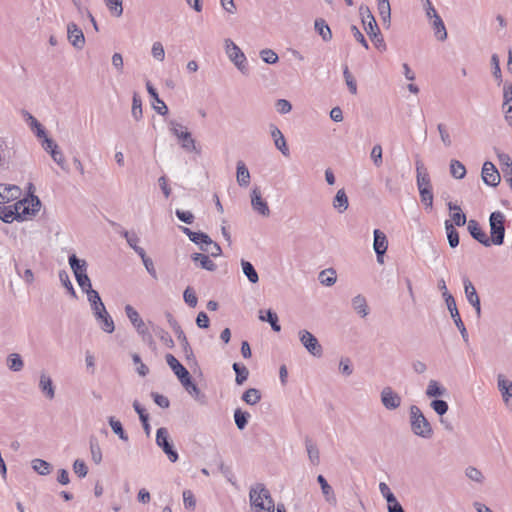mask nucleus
Masks as SVG:
<instances>
[{
  "label": "nucleus",
  "mask_w": 512,
  "mask_h": 512,
  "mask_svg": "<svg viewBox=\"0 0 512 512\" xmlns=\"http://www.w3.org/2000/svg\"><path fill=\"white\" fill-rule=\"evenodd\" d=\"M88 301L91 306V310L93 315L99 324L100 328L106 332L111 334L115 330V325L112 317L107 312L104 303L101 300L99 293H89Z\"/></svg>",
  "instance_id": "obj_1"
},
{
  "label": "nucleus",
  "mask_w": 512,
  "mask_h": 512,
  "mask_svg": "<svg viewBox=\"0 0 512 512\" xmlns=\"http://www.w3.org/2000/svg\"><path fill=\"white\" fill-rule=\"evenodd\" d=\"M249 500L255 512H274L275 505L270 492L262 483H257L250 488Z\"/></svg>",
  "instance_id": "obj_2"
},
{
  "label": "nucleus",
  "mask_w": 512,
  "mask_h": 512,
  "mask_svg": "<svg viewBox=\"0 0 512 512\" xmlns=\"http://www.w3.org/2000/svg\"><path fill=\"white\" fill-rule=\"evenodd\" d=\"M409 418L411 430L416 436L424 439H429L432 437V426L418 406H410Z\"/></svg>",
  "instance_id": "obj_3"
},
{
  "label": "nucleus",
  "mask_w": 512,
  "mask_h": 512,
  "mask_svg": "<svg viewBox=\"0 0 512 512\" xmlns=\"http://www.w3.org/2000/svg\"><path fill=\"white\" fill-rule=\"evenodd\" d=\"M416 183L421 201L426 207L432 208L433 192L429 173L421 161L416 162Z\"/></svg>",
  "instance_id": "obj_4"
},
{
  "label": "nucleus",
  "mask_w": 512,
  "mask_h": 512,
  "mask_svg": "<svg viewBox=\"0 0 512 512\" xmlns=\"http://www.w3.org/2000/svg\"><path fill=\"white\" fill-rule=\"evenodd\" d=\"M225 52L229 60L237 67V69L243 74L247 75L249 72L248 62L245 54L242 50L231 40L226 39Z\"/></svg>",
  "instance_id": "obj_5"
},
{
  "label": "nucleus",
  "mask_w": 512,
  "mask_h": 512,
  "mask_svg": "<svg viewBox=\"0 0 512 512\" xmlns=\"http://www.w3.org/2000/svg\"><path fill=\"white\" fill-rule=\"evenodd\" d=\"M505 217L504 214L500 211H495L490 214L489 224H490V233L491 237L489 238L491 244L494 245H502L505 237V227H504Z\"/></svg>",
  "instance_id": "obj_6"
},
{
  "label": "nucleus",
  "mask_w": 512,
  "mask_h": 512,
  "mask_svg": "<svg viewBox=\"0 0 512 512\" xmlns=\"http://www.w3.org/2000/svg\"><path fill=\"white\" fill-rule=\"evenodd\" d=\"M15 206L19 220L24 221L39 211L41 202L37 196L31 194L29 197L17 201Z\"/></svg>",
  "instance_id": "obj_7"
},
{
  "label": "nucleus",
  "mask_w": 512,
  "mask_h": 512,
  "mask_svg": "<svg viewBox=\"0 0 512 512\" xmlns=\"http://www.w3.org/2000/svg\"><path fill=\"white\" fill-rule=\"evenodd\" d=\"M299 340L309 354L316 358L323 355V348L318 339L308 330L302 329L298 332Z\"/></svg>",
  "instance_id": "obj_8"
},
{
  "label": "nucleus",
  "mask_w": 512,
  "mask_h": 512,
  "mask_svg": "<svg viewBox=\"0 0 512 512\" xmlns=\"http://www.w3.org/2000/svg\"><path fill=\"white\" fill-rule=\"evenodd\" d=\"M156 444L163 450L172 463H175L179 455L174 449L173 444L169 441L168 430L164 427L157 429Z\"/></svg>",
  "instance_id": "obj_9"
},
{
  "label": "nucleus",
  "mask_w": 512,
  "mask_h": 512,
  "mask_svg": "<svg viewBox=\"0 0 512 512\" xmlns=\"http://www.w3.org/2000/svg\"><path fill=\"white\" fill-rule=\"evenodd\" d=\"M359 13L362 19L364 30L368 36H375L376 33L380 32L378 24L368 6L361 5Z\"/></svg>",
  "instance_id": "obj_10"
},
{
  "label": "nucleus",
  "mask_w": 512,
  "mask_h": 512,
  "mask_svg": "<svg viewBox=\"0 0 512 512\" xmlns=\"http://www.w3.org/2000/svg\"><path fill=\"white\" fill-rule=\"evenodd\" d=\"M463 286H464V292L467 301L470 305H472L476 311V314L478 317L481 315V304H480V298L479 295L473 285V283L469 280L468 277H463Z\"/></svg>",
  "instance_id": "obj_11"
},
{
  "label": "nucleus",
  "mask_w": 512,
  "mask_h": 512,
  "mask_svg": "<svg viewBox=\"0 0 512 512\" xmlns=\"http://www.w3.org/2000/svg\"><path fill=\"white\" fill-rule=\"evenodd\" d=\"M502 112L505 121L512 127V83L505 82L503 85Z\"/></svg>",
  "instance_id": "obj_12"
},
{
  "label": "nucleus",
  "mask_w": 512,
  "mask_h": 512,
  "mask_svg": "<svg viewBox=\"0 0 512 512\" xmlns=\"http://www.w3.org/2000/svg\"><path fill=\"white\" fill-rule=\"evenodd\" d=\"M481 174L483 182L488 186L495 187L500 183V174L495 165L490 161L484 162Z\"/></svg>",
  "instance_id": "obj_13"
},
{
  "label": "nucleus",
  "mask_w": 512,
  "mask_h": 512,
  "mask_svg": "<svg viewBox=\"0 0 512 512\" xmlns=\"http://www.w3.org/2000/svg\"><path fill=\"white\" fill-rule=\"evenodd\" d=\"M251 206L252 209L263 217L270 215V209L267 202L262 198L261 191L255 187L251 191Z\"/></svg>",
  "instance_id": "obj_14"
},
{
  "label": "nucleus",
  "mask_w": 512,
  "mask_h": 512,
  "mask_svg": "<svg viewBox=\"0 0 512 512\" xmlns=\"http://www.w3.org/2000/svg\"><path fill=\"white\" fill-rule=\"evenodd\" d=\"M497 386L504 404L512 410V381L507 380L503 374H498Z\"/></svg>",
  "instance_id": "obj_15"
},
{
  "label": "nucleus",
  "mask_w": 512,
  "mask_h": 512,
  "mask_svg": "<svg viewBox=\"0 0 512 512\" xmlns=\"http://www.w3.org/2000/svg\"><path fill=\"white\" fill-rule=\"evenodd\" d=\"M67 38L74 48L81 50L84 47V34L82 30L73 22L67 25Z\"/></svg>",
  "instance_id": "obj_16"
},
{
  "label": "nucleus",
  "mask_w": 512,
  "mask_h": 512,
  "mask_svg": "<svg viewBox=\"0 0 512 512\" xmlns=\"http://www.w3.org/2000/svg\"><path fill=\"white\" fill-rule=\"evenodd\" d=\"M374 242L373 248L376 253L377 261L383 263V255L386 253L388 248V241L386 235L379 229H375L373 232Z\"/></svg>",
  "instance_id": "obj_17"
},
{
  "label": "nucleus",
  "mask_w": 512,
  "mask_h": 512,
  "mask_svg": "<svg viewBox=\"0 0 512 512\" xmlns=\"http://www.w3.org/2000/svg\"><path fill=\"white\" fill-rule=\"evenodd\" d=\"M381 402L388 410H395L401 405V397L391 387H385L381 391Z\"/></svg>",
  "instance_id": "obj_18"
},
{
  "label": "nucleus",
  "mask_w": 512,
  "mask_h": 512,
  "mask_svg": "<svg viewBox=\"0 0 512 512\" xmlns=\"http://www.w3.org/2000/svg\"><path fill=\"white\" fill-rule=\"evenodd\" d=\"M165 359L166 363L174 372L180 383L190 377L189 371L176 359L175 356L172 354H167Z\"/></svg>",
  "instance_id": "obj_19"
},
{
  "label": "nucleus",
  "mask_w": 512,
  "mask_h": 512,
  "mask_svg": "<svg viewBox=\"0 0 512 512\" xmlns=\"http://www.w3.org/2000/svg\"><path fill=\"white\" fill-rule=\"evenodd\" d=\"M467 229L470 235L482 245L488 247L491 245V241L484 230L479 226L476 220H469Z\"/></svg>",
  "instance_id": "obj_20"
},
{
  "label": "nucleus",
  "mask_w": 512,
  "mask_h": 512,
  "mask_svg": "<svg viewBox=\"0 0 512 512\" xmlns=\"http://www.w3.org/2000/svg\"><path fill=\"white\" fill-rule=\"evenodd\" d=\"M39 389L47 399L52 400L55 397V386L51 377L46 372H41L40 374Z\"/></svg>",
  "instance_id": "obj_21"
},
{
  "label": "nucleus",
  "mask_w": 512,
  "mask_h": 512,
  "mask_svg": "<svg viewBox=\"0 0 512 512\" xmlns=\"http://www.w3.org/2000/svg\"><path fill=\"white\" fill-rule=\"evenodd\" d=\"M182 232L188 236V238L195 243L196 245L208 246V244L212 243V239L204 232H194L187 227H181Z\"/></svg>",
  "instance_id": "obj_22"
},
{
  "label": "nucleus",
  "mask_w": 512,
  "mask_h": 512,
  "mask_svg": "<svg viewBox=\"0 0 512 512\" xmlns=\"http://www.w3.org/2000/svg\"><path fill=\"white\" fill-rule=\"evenodd\" d=\"M68 263L74 273L75 278L87 274L88 264L84 259H80L75 254H71L68 257Z\"/></svg>",
  "instance_id": "obj_23"
},
{
  "label": "nucleus",
  "mask_w": 512,
  "mask_h": 512,
  "mask_svg": "<svg viewBox=\"0 0 512 512\" xmlns=\"http://www.w3.org/2000/svg\"><path fill=\"white\" fill-rule=\"evenodd\" d=\"M21 189L16 185L1 184L2 204L17 200L21 196Z\"/></svg>",
  "instance_id": "obj_24"
},
{
  "label": "nucleus",
  "mask_w": 512,
  "mask_h": 512,
  "mask_svg": "<svg viewBox=\"0 0 512 512\" xmlns=\"http://www.w3.org/2000/svg\"><path fill=\"white\" fill-rule=\"evenodd\" d=\"M146 89H147V92L150 95V97L158 104V105L154 106L155 111L160 115H166L168 113V107L159 98L157 90L154 88V86L149 81L146 82Z\"/></svg>",
  "instance_id": "obj_25"
},
{
  "label": "nucleus",
  "mask_w": 512,
  "mask_h": 512,
  "mask_svg": "<svg viewBox=\"0 0 512 512\" xmlns=\"http://www.w3.org/2000/svg\"><path fill=\"white\" fill-rule=\"evenodd\" d=\"M271 136L274 140L275 146L284 156L289 155V149L282 132L276 127L271 125Z\"/></svg>",
  "instance_id": "obj_26"
},
{
  "label": "nucleus",
  "mask_w": 512,
  "mask_h": 512,
  "mask_svg": "<svg viewBox=\"0 0 512 512\" xmlns=\"http://www.w3.org/2000/svg\"><path fill=\"white\" fill-rule=\"evenodd\" d=\"M259 319L263 322H268L271 325V328L275 332H279L281 330V326L279 324V319L276 314L271 309H268L266 311L260 310L259 311Z\"/></svg>",
  "instance_id": "obj_27"
},
{
  "label": "nucleus",
  "mask_w": 512,
  "mask_h": 512,
  "mask_svg": "<svg viewBox=\"0 0 512 512\" xmlns=\"http://www.w3.org/2000/svg\"><path fill=\"white\" fill-rule=\"evenodd\" d=\"M176 337L182 347L184 356L188 362H194L196 363V358L194 355V352L188 342V339L184 333V331H179L178 334H176Z\"/></svg>",
  "instance_id": "obj_28"
},
{
  "label": "nucleus",
  "mask_w": 512,
  "mask_h": 512,
  "mask_svg": "<svg viewBox=\"0 0 512 512\" xmlns=\"http://www.w3.org/2000/svg\"><path fill=\"white\" fill-rule=\"evenodd\" d=\"M177 139L180 142L181 147L187 152H199L196 147V141L193 139L190 132L185 130L178 135Z\"/></svg>",
  "instance_id": "obj_29"
},
{
  "label": "nucleus",
  "mask_w": 512,
  "mask_h": 512,
  "mask_svg": "<svg viewBox=\"0 0 512 512\" xmlns=\"http://www.w3.org/2000/svg\"><path fill=\"white\" fill-rule=\"evenodd\" d=\"M314 28L324 42H329L332 39L331 29L323 18H317L315 20Z\"/></svg>",
  "instance_id": "obj_30"
},
{
  "label": "nucleus",
  "mask_w": 512,
  "mask_h": 512,
  "mask_svg": "<svg viewBox=\"0 0 512 512\" xmlns=\"http://www.w3.org/2000/svg\"><path fill=\"white\" fill-rule=\"evenodd\" d=\"M305 448L309 461L312 465L317 466L320 463V452L317 445L309 438H305Z\"/></svg>",
  "instance_id": "obj_31"
},
{
  "label": "nucleus",
  "mask_w": 512,
  "mask_h": 512,
  "mask_svg": "<svg viewBox=\"0 0 512 512\" xmlns=\"http://www.w3.org/2000/svg\"><path fill=\"white\" fill-rule=\"evenodd\" d=\"M250 173L243 161L237 162L236 179L241 187H247L250 183Z\"/></svg>",
  "instance_id": "obj_32"
},
{
  "label": "nucleus",
  "mask_w": 512,
  "mask_h": 512,
  "mask_svg": "<svg viewBox=\"0 0 512 512\" xmlns=\"http://www.w3.org/2000/svg\"><path fill=\"white\" fill-rule=\"evenodd\" d=\"M0 219L5 223H12L13 221H19L16 206H4L0 204Z\"/></svg>",
  "instance_id": "obj_33"
},
{
  "label": "nucleus",
  "mask_w": 512,
  "mask_h": 512,
  "mask_svg": "<svg viewBox=\"0 0 512 512\" xmlns=\"http://www.w3.org/2000/svg\"><path fill=\"white\" fill-rule=\"evenodd\" d=\"M332 204L339 213H343L348 209L349 201L344 189L337 191Z\"/></svg>",
  "instance_id": "obj_34"
},
{
  "label": "nucleus",
  "mask_w": 512,
  "mask_h": 512,
  "mask_svg": "<svg viewBox=\"0 0 512 512\" xmlns=\"http://www.w3.org/2000/svg\"><path fill=\"white\" fill-rule=\"evenodd\" d=\"M447 206L453 212L451 218L454 224L459 227L464 226L466 224V215L461 211L460 206L453 202H448Z\"/></svg>",
  "instance_id": "obj_35"
},
{
  "label": "nucleus",
  "mask_w": 512,
  "mask_h": 512,
  "mask_svg": "<svg viewBox=\"0 0 512 512\" xmlns=\"http://www.w3.org/2000/svg\"><path fill=\"white\" fill-rule=\"evenodd\" d=\"M497 157L506 180L512 178V161L508 154L504 152H497Z\"/></svg>",
  "instance_id": "obj_36"
},
{
  "label": "nucleus",
  "mask_w": 512,
  "mask_h": 512,
  "mask_svg": "<svg viewBox=\"0 0 512 512\" xmlns=\"http://www.w3.org/2000/svg\"><path fill=\"white\" fill-rule=\"evenodd\" d=\"M352 307L357 314H359L362 318L366 317L369 314V308L367 305L366 298L362 295H357L352 299Z\"/></svg>",
  "instance_id": "obj_37"
},
{
  "label": "nucleus",
  "mask_w": 512,
  "mask_h": 512,
  "mask_svg": "<svg viewBox=\"0 0 512 512\" xmlns=\"http://www.w3.org/2000/svg\"><path fill=\"white\" fill-rule=\"evenodd\" d=\"M191 259L200 265L201 268L207 271H215L216 264L209 258V256L202 253H194L191 255Z\"/></svg>",
  "instance_id": "obj_38"
},
{
  "label": "nucleus",
  "mask_w": 512,
  "mask_h": 512,
  "mask_svg": "<svg viewBox=\"0 0 512 512\" xmlns=\"http://www.w3.org/2000/svg\"><path fill=\"white\" fill-rule=\"evenodd\" d=\"M432 20V28L434 30V35L439 41H444L447 39V31L445 24L440 16L434 17Z\"/></svg>",
  "instance_id": "obj_39"
},
{
  "label": "nucleus",
  "mask_w": 512,
  "mask_h": 512,
  "mask_svg": "<svg viewBox=\"0 0 512 512\" xmlns=\"http://www.w3.org/2000/svg\"><path fill=\"white\" fill-rule=\"evenodd\" d=\"M182 386L185 388V390L194 397L195 400L202 401L205 396L201 392V390L198 388V386L192 381L191 376L188 377L186 380L181 382Z\"/></svg>",
  "instance_id": "obj_40"
},
{
  "label": "nucleus",
  "mask_w": 512,
  "mask_h": 512,
  "mask_svg": "<svg viewBox=\"0 0 512 512\" xmlns=\"http://www.w3.org/2000/svg\"><path fill=\"white\" fill-rule=\"evenodd\" d=\"M445 230L447 239L451 248H455L459 245V233L455 229L454 225L450 220L445 221Z\"/></svg>",
  "instance_id": "obj_41"
},
{
  "label": "nucleus",
  "mask_w": 512,
  "mask_h": 512,
  "mask_svg": "<svg viewBox=\"0 0 512 512\" xmlns=\"http://www.w3.org/2000/svg\"><path fill=\"white\" fill-rule=\"evenodd\" d=\"M425 394L429 398L439 397L446 394V389L443 386H441L438 381L430 380L428 382Z\"/></svg>",
  "instance_id": "obj_42"
},
{
  "label": "nucleus",
  "mask_w": 512,
  "mask_h": 512,
  "mask_svg": "<svg viewBox=\"0 0 512 512\" xmlns=\"http://www.w3.org/2000/svg\"><path fill=\"white\" fill-rule=\"evenodd\" d=\"M317 482L319 483L322 493L328 502H335V494L332 487L328 484L327 480L323 475H318Z\"/></svg>",
  "instance_id": "obj_43"
},
{
  "label": "nucleus",
  "mask_w": 512,
  "mask_h": 512,
  "mask_svg": "<svg viewBox=\"0 0 512 512\" xmlns=\"http://www.w3.org/2000/svg\"><path fill=\"white\" fill-rule=\"evenodd\" d=\"M336 280V272L332 268L323 270L319 273V281L324 286L330 287L335 284Z\"/></svg>",
  "instance_id": "obj_44"
},
{
  "label": "nucleus",
  "mask_w": 512,
  "mask_h": 512,
  "mask_svg": "<svg viewBox=\"0 0 512 512\" xmlns=\"http://www.w3.org/2000/svg\"><path fill=\"white\" fill-rule=\"evenodd\" d=\"M241 266L242 271L248 278V280L253 284L257 283L259 280V276L254 266L249 261L246 260H241Z\"/></svg>",
  "instance_id": "obj_45"
},
{
  "label": "nucleus",
  "mask_w": 512,
  "mask_h": 512,
  "mask_svg": "<svg viewBox=\"0 0 512 512\" xmlns=\"http://www.w3.org/2000/svg\"><path fill=\"white\" fill-rule=\"evenodd\" d=\"M242 400L248 405H256L261 400V393L256 388H249L243 393Z\"/></svg>",
  "instance_id": "obj_46"
},
{
  "label": "nucleus",
  "mask_w": 512,
  "mask_h": 512,
  "mask_svg": "<svg viewBox=\"0 0 512 512\" xmlns=\"http://www.w3.org/2000/svg\"><path fill=\"white\" fill-rule=\"evenodd\" d=\"M234 372L236 373L235 381L238 385H242L249 376V370L247 367L240 363H234L232 366Z\"/></svg>",
  "instance_id": "obj_47"
},
{
  "label": "nucleus",
  "mask_w": 512,
  "mask_h": 512,
  "mask_svg": "<svg viewBox=\"0 0 512 512\" xmlns=\"http://www.w3.org/2000/svg\"><path fill=\"white\" fill-rule=\"evenodd\" d=\"M32 468L39 475H48L51 472L52 466L45 460L42 459H34L31 462Z\"/></svg>",
  "instance_id": "obj_48"
},
{
  "label": "nucleus",
  "mask_w": 512,
  "mask_h": 512,
  "mask_svg": "<svg viewBox=\"0 0 512 512\" xmlns=\"http://www.w3.org/2000/svg\"><path fill=\"white\" fill-rule=\"evenodd\" d=\"M108 422H109V425L112 429V431L118 435V437L123 440V441H128V435L127 433L125 432L123 426H122V423L115 419L113 416L109 417L108 418Z\"/></svg>",
  "instance_id": "obj_49"
},
{
  "label": "nucleus",
  "mask_w": 512,
  "mask_h": 512,
  "mask_svg": "<svg viewBox=\"0 0 512 512\" xmlns=\"http://www.w3.org/2000/svg\"><path fill=\"white\" fill-rule=\"evenodd\" d=\"M249 418L250 413L242 411L240 408L234 411V421L239 430H243L247 426Z\"/></svg>",
  "instance_id": "obj_50"
},
{
  "label": "nucleus",
  "mask_w": 512,
  "mask_h": 512,
  "mask_svg": "<svg viewBox=\"0 0 512 512\" xmlns=\"http://www.w3.org/2000/svg\"><path fill=\"white\" fill-rule=\"evenodd\" d=\"M450 173L456 179H463L466 175V168L460 161L453 159L450 162Z\"/></svg>",
  "instance_id": "obj_51"
},
{
  "label": "nucleus",
  "mask_w": 512,
  "mask_h": 512,
  "mask_svg": "<svg viewBox=\"0 0 512 512\" xmlns=\"http://www.w3.org/2000/svg\"><path fill=\"white\" fill-rule=\"evenodd\" d=\"M7 366L10 370L18 372L23 369L24 363L19 354L12 353L7 358Z\"/></svg>",
  "instance_id": "obj_52"
},
{
  "label": "nucleus",
  "mask_w": 512,
  "mask_h": 512,
  "mask_svg": "<svg viewBox=\"0 0 512 512\" xmlns=\"http://www.w3.org/2000/svg\"><path fill=\"white\" fill-rule=\"evenodd\" d=\"M59 280L62 283V285L67 289V292L70 294V296L76 299V291L73 287V284L70 280L68 273L65 270L59 271Z\"/></svg>",
  "instance_id": "obj_53"
},
{
  "label": "nucleus",
  "mask_w": 512,
  "mask_h": 512,
  "mask_svg": "<svg viewBox=\"0 0 512 512\" xmlns=\"http://www.w3.org/2000/svg\"><path fill=\"white\" fill-rule=\"evenodd\" d=\"M379 15L384 23H390L391 6L389 1H382L377 3Z\"/></svg>",
  "instance_id": "obj_54"
},
{
  "label": "nucleus",
  "mask_w": 512,
  "mask_h": 512,
  "mask_svg": "<svg viewBox=\"0 0 512 512\" xmlns=\"http://www.w3.org/2000/svg\"><path fill=\"white\" fill-rule=\"evenodd\" d=\"M125 314L127 318L130 320L131 324L135 326H139L140 323L143 322L142 318L140 317L137 310L131 306L130 304H127L124 308Z\"/></svg>",
  "instance_id": "obj_55"
},
{
  "label": "nucleus",
  "mask_w": 512,
  "mask_h": 512,
  "mask_svg": "<svg viewBox=\"0 0 512 512\" xmlns=\"http://www.w3.org/2000/svg\"><path fill=\"white\" fill-rule=\"evenodd\" d=\"M79 287L81 288V290L86 293L87 295V298H89V293L92 292V293H98L96 290H94L92 288V284H91V281H90V278L88 276V274L84 275V276H81V277H78V278H75Z\"/></svg>",
  "instance_id": "obj_56"
},
{
  "label": "nucleus",
  "mask_w": 512,
  "mask_h": 512,
  "mask_svg": "<svg viewBox=\"0 0 512 512\" xmlns=\"http://www.w3.org/2000/svg\"><path fill=\"white\" fill-rule=\"evenodd\" d=\"M112 15L120 17L123 14L122 0H104Z\"/></svg>",
  "instance_id": "obj_57"
},
{
  "label": "nucleus",
  "mask_w": 512,
  "mask_h": 512,
  "mask_svg": "<svg viewBox=\"0 0 512 512\" xmlns=\"http://www.w3.org/2000/svg\"><path fill=\"white\" fill-rule=\"evenodd\" d=\"M437 130L439 132V136L443 145L447 148L450 147L452 145V138L449 133L448 127L443 123H439L437 125Z\"/></svg>",
  "instance_id": "obj_58"
},
{
  "label": "nucleus",
  "mask_w": 512,
  "mask_h": 512,
  "mask_svg": "<svg viewBox=\"0 0 512 512\" xmlns=\"http://www.w3.org/2000/svg\"><path fill=\"white\" fill-rule=\"evenodd\" d=\"M131 113L136 121L142 118V101L137 93L133 95Z\"/></svg>",
  "instance_id": "obj_59"
},
{
  "label": "nucleus",
  "mask_w": 512,
  "mask_h": 512,
  "mask_svg": "<svg viewBox=\"0 0 512 512\" xmlns=\"http://www.w3.org/2000/svg\"><path fill=\"white\" fill-rule=\"evenodd\" d=\"M90 450L92 460L95 464H99L102 461V451L95 438L90 439Z\"/></svg>",
  "instance_id": "obj_60"
},
{
  "label": "nucleus",
  "mask_w": 512,
  "mask_h": 512,
  "mask_svg": "<svg viewBox=\"0 0 512 512\" xmlns=\"http://www.w3.org/2000/svg\"><path fill=\"white\" fill-rule=\"evenodd\" d=\"M430 406L439 416L446 414L449 409L448 403L441 399L432 400Z\"/></svg>",
  "instance_id": "obj_61"
},
{
  "label": "nucleus",
  "mask_w": 512,
  "mask_h": 512,
  "mask_svg": "<svg viewBox=\"0 0 512 512\" xmlns=\"http://www.w3.org/2000/svg\"><path fill=\"white\" fill-rule=\"evenodd\" d=\"M465 475L471 481H474V482H477V483H483V481H484V475L482 474V472L479 469H477L476 467H473V466H469V467L466 468Z\"/></svg>",
  "instance_id": "obj_62"
},
{
  "label": "nucleus",
  "mask_w": 512,
  "mask_h": 512,
  "mask_svg": "<svg viewBox=\"0 0 512 512\" xmlns=\"http://www.w3.org/2000/svg\"><path fill=\"white\" fill-rule=\"evenodd\" d=\"M184 507L188 510H194L196 507V499L193 492L189 489L183 491Z\"/></svg>",
  "instance_id": "obj_63"
},
{
  "label": "nucleus",
  "mask_w": 512,
  "mask_h": 512,
  "mask_svg": "<svg viewBox=\"0 0 512 512\" xmlns=\"http://www.w3.org/2000/svg\"><path fill=\"white\" fill-rule=\"evenodd\" d=\"M260 57L267 64H275L279 60L278 55L268 48L260 51Z\"/></svg>",
  "instance_id": "obj_64"
}]
</instances>
